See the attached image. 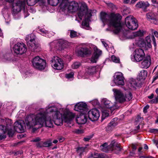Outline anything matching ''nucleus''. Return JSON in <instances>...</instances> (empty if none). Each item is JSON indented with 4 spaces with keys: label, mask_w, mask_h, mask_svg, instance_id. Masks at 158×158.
I'll return each instance as SVG.
<instances>
[{
    "label": "nucleus",
    "mask_w": 158,
    "mask_h": 158,
    "mask_svg": "<svg viewBox=\"0 0 158 158\" xmlns=\"http://www.w3.org/2000/svg\"><path fill=\"white\" fill-rule=\"evenodd\" d=\"M45 110L41 109L40 112L35 115H31L27 116L25 119V122L27 127L29 129L33 126H37V128H40L44 125L46 127H53V120L52 117L50 116L49 112Z\"/></svg>",
    "instance_id": "1"
},
{
    "label": "nucleus",
    "mask_w": 158,
    "mask_h": 158,
    "mask_svg": "<svg viewBox=\"0 0 158 158\" xmlns=\"http://www.w3.org/2000/svg\"><path fill=\"white\" fill-rule=\"evenodd\" d=\"M63 109L57 108L56 105H49L46 108V111L49 112L50 116L52 117L54 123L57 126H60L62 124L63 120L65 123H71L74 115L73 114L67 111H65L63 115L60 111Z\"/></svg>",
    "instance_id": "2"
},
{
    "label": "nucleus",
    "mask_w": 158,
    "mask_h": 158,
    "mask_svg": "<svg viewBox=\"0 0 158 158\" xmlns=\"http://www.w3.org/2000/svg\"><path fill=\"white\" fill-rule=\"evenodd\" d=\"M101 19L103 22L108 23L113 27V31L115 34L119 32L122 28L121 23L122 16L119 13H112L108 15L101 12Z\"/></svg>",
    "instance_id": "3"
},
{
    "label": "nucleus",
    "mask_w": 158,
    "mask_h": 158,
    "mask_svg": "<svg viewBox=\"0 0 158 158\" xmlns=\"http://www.w3.org/2000/svg\"><path fill=\"white\" fill-rule=\"evenodd\" d=\"M60 12L62 14L66 15L71 12H75L79 9V5L78 3L72 1L67 3L63 1L60 5Z\"/></svg>",
    "instance_id": "4"
},
{
    "label": "nucleus",
    "mask_w": 158,
    "mask_h": 158,
    "mask_svg": "<svg viewBox=\"0 0 158 158\" xmlns=\"http://www.w3.org/2000/svg\"><path fill=\"white\" fill-rule=\"evenodd\" d=\"M101 150L103 152H106L109 150L115 151L116 153H117L121 150L119 144L115 140L112 141L109 145L106 143L100 146Z\"/></svg>",
    "instance_id": "5"
},
{
    "label": "nucleus",
    "mask_w": 158,
    "mask_h": 158,
    "mask_svg": "<svg viewBox=\"0 0 158 158\" xmlns=\"http://www.w3.org/2000/svg\"><path fill=\"white\" fill-rule=\"evenodd\" d=\"M6 127L2 125H0V135H3L6 131L10 137H12L14 134V132L12 129L13 124L12 121L10 119L6 120Z\"/></svg>",
    "instance_id": "6"
},
{
    "label": "nucleus",
    "mask_w": 158,
    "mask_h": 158,
    "mask_svg": "<svg viewBox=\"0 0 158 158\" xmlns=\"http://www.w3.org/2000/svg\"><path fill=\"white\" fill-rule=\"evenodd\" d=\"M125 24L128 28L131 30H135L138 27L137 21L133 16H129L126 18Z\"/></svg>",
    "instance_id": "7"
},
{
    "label": "nucleus",
    "mask_w": 158,
    "mask_h": 158,
    "mask_svg": "<svg viewBox=\"0 0 158 158\" xmlns=\"http://www.w3.org/2000/svg\"><path fill=\"white\" fill-rule=\"evenodd\" d=\"M32 63L34 67L40 70L44 69L46 66L45 60L39 56L34 57L32 60Z\"/></svg>",
    "instance_id": "8"
},
{
    "label": "nucleus",
    "mask_w": 158,
    "mask_h": 158,
    "mask_svg": "<svg viewBox=\"0 0 158 158\" xmlns=\"http://www.w3.org/2000/svg\"><path fill=\"white\" fill-rule=\"evenodd\" d=\"M27 45L31 50L34 51L37 48L40 50V44H36L35 41V37L33 35H28L26 38Z\"/></svg>",
    "instance_id": "9"
},
{
    "label": "nucleus",
    "mask_w": 158,
    "mask_h": 158,
    "mask_svg": "<svg viewBox=\"0 0 158 158\" xmlns=\"http://www.w3.org/2000/svg\"><path fill=\"white\" fill-rule=\"evenodd\" d=\"M25 4L26 1L25 0H19L16 1L13 5L12 14H16L20 12L21 10L24 11Z\"/></svg>",
    "instance_id": "10"
},
{
    "label": "nucleus",
    "mask_w": 158,
    "mask_h": 158,
    "mask_svg": "<svg viewBox=\"0 0 158 158\" xmlns=\"http://www.w3.org/2000/svg\"><path fill=\"white\" fill-rule=\"evenodd\" d=\"M152 40V41L153 44L155 47L156 46V39L154 35L152 36L151 37L148 36L145 39V41L141 40L139 41V44H143V47L144 46L146 49L150 48L152 47L151 42Z\"/></svg>",
    "instance_id": "11"
},
{
    "label": "nucleus",
    "mask_w": 158,
    "mask_h": 158,
    "mask_svg": "<svg viewBox=\"0 0 158 158\" xmlns=\"http://www.w3.org/2000/svg\"><path fill=\"white\" fill-rule=\"evenodd\" d=\"M114 78L111 83L112 86L123 85H124V77L123 74L121 72L116 73L114 75Z\"/></svg>",
    "instance_id": "12"
},
{
    "label": "nucleus",
    "mask_w": 158,
    "mask_h": 158,
    "mask_svg": "<svg viewBox=\"0 0 158 158\" xmlns=\"http://www.w3.org/2000/svg\"><path fill=\"white\" fill-rule=\"evenodd\" d=\"M50 62L52 66L57 70H60L63 68V62L61 58L57 56H54Z\"/></svg>",
    "instance_id": "13"
},
{
    "label": "nucleus",
    "mask_w": 158,
    "mask_h": 158,
    "mask_svg": "<svg viewBox=\"0 0 158 158\" xmlns=\"http://www.w3.org/2000/svg\"><path fill=\"white\" fill-rule=\"evenodd\" d=\"M13 49L15 53L17 54H22L27 51L26 45L23 43H18L13 47Z\"/></svg>",
    "instance_id": "14"
},
{
    "label": "nucleus",
    "mask_w": 158,
    "mask_h": 158,
    "mask_svg": "<svg viewBox=\"0 0 158 158\" xmlns=\"http://www.w3.org/2000/svg\"><path fill=\"white\" fill-rule=\"evenodd\" d=\"M102 103L105 107L111 111H113L118 107L115 104L113 103L106 98L103 99L102 100Z\"/></svg>",
    "instance_id": "15"
},
{
    "label": "nucleus",
    "mask_w": 158,
    "mask_h": 158,
    "mask_svg": "<svg viewBox=\"0 0 158 158\" xmlns=\"http://www.w3.org/2000/svg\"><path fill=\"white\" fill-rule=\"evenodd\" d=\"M89 118L92 121L98 120L100 116L99 110L96 109H93L90 110L88 113Z\"/></svg>",
    "instance_id": "16"
},
{
    "label": "nucleus",
    "mask_w": 158,
    "mask_h": 158,
    "mask_svg": "<svg viewBox=\"0 0 158 158\" xmlns=\"http://www.w3.org/2000/svg\"><path fill=\"white\" fill-rule=\"evenodd\" d=\"M135 52L134 61L139 62L141 61L145 56L143 50L140 48L137 49L135 50Z\"/></svg>",
    "instance_id": "17"
},
{
    "label": "nucleus",
    "mask_w": 158,
    "mask_h": 158,
    "mask_svg": "<svg viewBox=\"0 0 158 158\" xmlns=\"http://www.w3.org/2000/svg\"><path fill=\"white\" fill-rule=\"evenodd\" d=\"M74 110L80 112L81 114H86L88 110L87 105L83 102H80L76 104L75 106Z\"/></svg>",
    "instance_id": "18"
},
{
    "label": "nucleus",
    "mask_w": 158,
    "mask_h": 158,
    "mask_svg": "<svg viewBox=\"0 0 158 158\" xmlns=\"http://www.w3.org/2000/svg\"><path fill=\"white\" fill-rule=\"evenodd\" d=\"M113 91L114 92V94L116 100L120 103L124 102L125 101V98L124 95L120 90L113 89Z\"/></svg>",
    "instance_id": "19"
},
{
    "label": "nucleus",
    "mask_w": 158,
    "mask_h": 158,
    "mask_svg": "<svg viewBox=\"0 0 158 158\" xmlns=\"http://www.w3.org/2000/svg\"><path fill=\"white\" fill-rule=\"evenodd\" d=\"M81 6L77 15L79 18L81 20L84 14L87 11L88 7L86 4L84 2H81Z\"/></svg>",
    "instance_id": "20"
},
{
    "label": "nucleus",
    "mask_w": 158,
    "mask_h": 158,
    "mask_svg": "<svg viewBox=\"0 0 158 158\" xmlns=\"http://www.w3.org/2000/svg\"><path fill=\"white\" fill-rule=\"evenodd\" d=\"M94 53L91 58V61L93 63H96L99 56L101 55L102 51L98 49L97 47H94Z\"/></svg>",
    "instance_id": "21"
},
{
    "label": "nucleus",
    "mask_w": 158,
    "mask_h": 158,
    "mask_svg": "<svg viewBox=\"0 0 158 158\" xmlns=\"http://www.w3.org/2000/svg\"><path fill=\"white\" fill-rule=\"evenodd\" d=\"M14 128L15 130L18 132H21L24 131V123L22 121L16 122L14 124Z\"/></svg>",
    "instance_id": "22"
},
{
    "label": "nucleus",
    "mask_w": 158,
    "mask_h": 158,
    "mask_svg": "<svg viewBox=\"0 0 158 158\" xmlns=\"http://www.w3.org/2000/svg\"><path fill=\"white\" fill-rule=\"evenodd\" d=\"M151 64V60L149 56H147L141 62V67L142 68L147 69L149 67Z\"/></svg>",
    "instance_id": "23"
},
{
    "label": "nucleus",
    "mask_w": 158,
    "mask_h": 158,
    "mask_svg": "<svg viewBox=\"0 0 158 158\" xmlns=\"http://www.w3.org/2000/svg\"><path fill=\"white\" fill-rule=\"evenodd\" d=\"M85 114H81L76 118V121L79 124H85L87 121V118Z\"/></svg>",
    "instance_id": "24"
},
{
    "label": "nucleus",
    "mask_w": 158,
    "mask_h": 158,
    "mask_svg": "<svg viewBox=\"0 0 158 158\" xmlns=\"http://www.w3.org/2000/svg\"><path fill=\"white\" fill-rule=\"evenodd\" d=\"M77 54L79 56H84L85 55H89L91 54L90 50L86 48H81L78 51Z\"/></svg>",
    "instance_id": "25"
},
{
    "label": "nucleus",
    "mask_w": 158,
    "mask_h": 158,
    "mask_svg": "<svg viewBox=\"0 0 158 158\" xmlns=\"http://www.w3.org/2000/svg\"><path fill=\"white\" fill-rule=\"evenodd\" d=\"M68 42L66 40H60L57 44V49L59 50H62L66 47Z\"/></svg>",
    "instance_id": "26"
},
{
    "label": "nucleus",
    "mask_w": 158,
    "mask_h": 158,
    "mask_svg": "<svg viewBox=\"0 0 158 158\" xmlns=\"http://www.w3.org/2000/svg\"><path fill=\"white\" fill-rule=\"evenodd\" d=\"M117 119V118H114L112 120L106 128V130L108 132L111 131L112 130L114 127L117 125V122L116 121Z\"/></svg>",
    "instance_id": "27"
},
{
    "label": "nucleus",
    "mask_w": 158,
    "mask_h": 158,
    "mask_svg": "<svg viewBox=\"0 0 158 158\" xmlns=\"http://www.w3.org/2000/svg\"><path fill=\"white\" fill-rule=\"evenodd\" d=\"M149 5V4L147 2L140 1L136 4L135 6L137 8H142L145 9L147 7H148Z\"/></svg>",
    "instance_id": "28"
},
{
    "label": "nucleus",
    "mask_w": 158,
    "mask_h": 158,
    "mask_svg": "<svg viewBox=\"0 0 158 158\" xmlns=\"http://www.w3.org/2000/svg\"><path fill=\"white\" fill-rule=\"evenodd\" d=\"M98 70V69L96 67H89L86 69V73H87L89 75H92L96 73Z\"/></svg>",
    "instance_id": "29"
},
{
    "label": "nucleus",
    "mask_w": 158,
    "mask_h": 158,
    "mask_svg": "<svg viewBox=\"0 0 158 158\" xmlns=\"http://www.w3.org/2000/svg\"><path fill=\"white\" fill-rule=\"evenodd\" d=\"M128 85L131 88H135L137 86V83L135 79H132L130 80Z\"/></svg>",
    "instance_id": "30"
},
{
    "label": "nucleus",
    "mask_w": 158,
    "mask_h": 158,
    "mask_svg": "<svg viewBox=\"0 0 158 158\" xmlns=\"http://www.w3.org/2000/svg\"><path fill=\"white\" fill-rule=\"evenodd\" d=\"M52 140L49 139L45 141L43 143V147H48L52 145Z\"/></svg>",
    "instance_id": "31"
},
{
    "label": "nucleus",
    "mask_w": 158,
    "mask_h": 158,
    "mask_svg": "<svg viewBox=\"0 0 158 158\" xmlns=\"http://www.w3.org/2000/svg\"><path fill=\"white\" fill-rule=\"evenodd\" d=\"M148 72L146 70H142L139 74V76L141 79H145L147 76Z\"/></svg>",
    "instance_id": "32"
},
{
    "label": "nucleus",
    "mask_w": 158,
    "mask_h": 158,
    "mask_svg": "<svg viewBox=\"0 0 158 158\" xmlns=\"http://www.w3.org/2000/svg\"><path fill=\"white\" fill-rule=\"evenodd\" d=\"M89 19L88 18H85L83 21L82 23V26L84 27V28H87L89 27Z\"/></svg>",
    "instance_id": "33"
},
{
    "label": "nucleus",
    "mask_w": 158,
    "mask_h": 158,
    "mask_svg": "<svg viewBox=\"0 0 158 158\" xmlns=\"http://www.w3.org/2000/svg\"><path fill=\"white\" fill-rule=\"evenodd\" d=\"M143 35V31L140 30L136 32L133 33L132 36H133V37L139 36L141 37Z\"/></svg>",
    "instance_id": "34"
},
{
    "label": "nucleus",
    "mask_w": 158,
    "mask_h": 158,
    "mask_svg": "<svg viewBox=\"0 0 158 158\" xmlns=\"http://www.w3.org/2000/svg\"><path fill=\"white\" fill-rule=\"evenodd\" d=\"M59 0H48V3L52 6H56L59 3Z\"/></svg>",
    "instance_id": "35"
},
{
    "label": "nucleus",
    "mask_w": 158,
    "mask_h": 158,
    "mask_svg": "<svg viewBox=\"0 0 158 158\" xmlns=\"http://www.w3.org/2000/svg\"><path fill=\"white\" fill-rule=\"evenodd\" d=\"M81 65L80 62H74L71 65V67L73 69H77L79 68Z\"/></svg>",
    "instance_id": "36"
},
{
    "label": "nucleus",
    "mask_w": 158,
    "mask_h": 158,
    "mask_svg": "<svg viewBox=\"0 0 158 158\" xmlns=\"http://www.w3.org/2000/svg\"><path fill=\"white\" fill-rule=\"evenodd\" d=\"M146 16L147 18L149 19H154L155 18L154 14L152 12L147 13Z\"/></svg>",
    "instance_id": "37"
},
{
    "label": "nucleus",
    "mask_w": 158,
    "mask_h": 158,
    "mask_svg": "<svg viewBox=\"0 0 158 158\" xmlns=\"http://www.w3.org/2000/svg\"><path fill=\"white\" fill-rule=\"evenodd\" d=\"M125 101H129L132 98V95L131 92H128L127 94L125 95Z\"/></svg>",
    "instance_id": "38"
},
{
    "label": "nucleus",
    "mask_w": 158,
    "mask_h": 158,
    "mask_svg": "<svg viewBox=\"0 0 158 158\" xmlns=\"http://www.w3.org/2000/svg\"><path fill=\"white\" fill-rule=\"evenodd\" d=\"M37 0H27V5L29 6H32L37 2Z\"/></svg>",
    "instance_id": "39"
},
{
    "label": "nucleus",
    "mask_w": 158,
    "mask_h": 158,
    "mask_svg": "<svg viewBox=\"0 0 158 158\" xmlns=\"http://www.w3.org/2000/svg\"><path fill=\"white\" fill-rule=\"evenodd\" d=\"M111 60L113 62L116 63H119L120 62L119 58L114 55H113L111 56Z\"/></svg>",
    "instance_id": "40"
},
{
    "label": "nucleus",
    "mask_w": 158,
    "mask_h": 158,
    "mask_svg": "<svg viewBox=\"0 0 158 158\" xmlns=\"http://www.w3.org/2000/svg\"><path fill=\"white\" fill-rule=\"evenodd\" d=\"M70 37L72 38L76 37L77 36V32L73 31H71L70 33Z\"/></svg>",
    "instance_id": "41"
},
{
    "label": "nucleus",
    "mask_w": 158,
    "mask_h": 158,
    "mask_svg": "<svg viewBox=\"0 0 158 158\" xmlns=\"http://www.w3.org/2000/svg\"><path fill=\"white\" fill-rule=\"evenodd\" d=\"M100 154H101L94 152V153H92L91 154L90 156L91 157H93L94 158H99Z\"/></svg>",
    "instance_id": "42"
},
{
    "label": "nucleus",
    "mask_w": 158,
    "mask_h": 158,
    "mask_svg": "<svg viewBox=\"0 0 158 158\" xmlns=\"http://www.w3.org/2000/svg\"><path fill=\"white\" fill-rule=\"evenodd\" d=\"M86 148V147H79L77 148V151L78 152H80V153L81 154V152H83L85 151Z\"/></svg>",
    "instance_id": "43"
},
{
    "label": "nucleus",
    "mask_w": 158,
    "mask_h": 158,
    "mask_svg": "<svg viewBox=\"0 0 158 158\" xmlns=\"http://www.w3.org/2000/svg\"><path fill=\"white\" fill-rule=\"evenodd\" d=\"M74 73L73 72H71L69 74H66V77L67 78H70L73 77Z\"/></svg>",
    "instance_id": "44"
},
{
    "label": "nucleus",
    "mask_w": 158,
    "mask_h": 158,
    "mask_svg": "<svg viewBox=\"0 0 158 158\" xmlns=\"http://www.w3.org/2000/svg\"><path fill=\"white\" fill-rule=\"evenodd\" d=\"M109 111L107 110H102V113L103 115H105V117H107L109 115Z\"/></svg>",
    "instance_id": "45"
},
{
    "label": "nucleus",
    "mask_w": 158,
    "mask_h": 158,
    "mask_svg": "<svg viewBox=\"0 0 158 158\" xmlns=\"http://www.w3.org/2000/svg\"><path fill=\"white\" fill-rule=\"evenodd\" d=\"M73 132L74 133L80 134L82 133V131L79 129H76L73 131Z\"/></svg>",
    "instance_id": "46"
},
{
    "label": "nucleus",
    "mask_w": 158,
    "mask_h": 158,
    "mask_svg": "<svg viewBox=\"0 0 158 158\" xmlns=\"http://www.w3.org/2000/svg\"><path fill=\"white\" fill-rule=\"evenodd\" d=\"M149 132L151 133H153L156 134L158 133V129H150Z\"/></svg>",
    "instance_id": "47"
},
{
    "label": "nucleus",
    "mask_w": 158,
    "mask_h": 158,
    "mask_svg": "<svg viewBox=\"0 0 158 158\" xmlns=\"http://www.w3.org/2000/svg\"><path fill=\"white\" fill-rule=\"evenodd\" d=\"M92 137V136L91 135L87 136L83 139V140L85 141H88L90 140V139Z\"/></svg>",
    "instance_id": "48"
},
{
    "label": "nucleus",
    "mask_w": 158,
    "mask_h": 158,
    "mask_svg": "<svg viewBox=\"0 0 158 158\" xmlns=\"http://www.w3.org/2000/svg\"><path fill=\"white\" fill-rule=\"evenodd\" d=\"M158 102V100L156 99V98L155 99H153L149 102V103L151 104L157 103Z\"/></svg>",
    "instance_id": "49"
},
{
    "label": "nucleus",
    "mask_w": 158,
    "mask_h": 158,
    "mask_svg": "<svg viewBox=\"0 0 158 158\" xmlns=\"http://www.w3.org/2000/svg\"><path fill=\"white\" fill-rule=\"evenodd\" d=\"M41 140V139L39 137H36L34 139H32L31 140L32 142H39Z\"/></svg>",
    "instance_id": "50"
},
{
    "label": "nucleus",
    "mask_w": 158,
    "mask_h": 158,
    "mask_svg": "<svg viewBox=\"0 0 158 158\" xmlns=\"http://www.w3.org/2000/svg\"><path fill=\"white\" fill-rule=\"evenodd\" d=\"M37 2H39L40 5H43L45 2V0H37Z\"/></svg>",
    "instance_id": "51"
},
{
    "label": "nucleus",
    "mask_w": 158,
    "mask_h": 158,
    "mask_svg": "<svg viewBox=\"0 0 158 158\" xmlns=\"http://www.w3.org/2000/svg\"><path fill=\"white\" fill-rule=\"evenodd\" d=\"M139 158H155V157L150 156H140L139 157Z\"/></svg>",
    "instance_id": "52"
},
{
    "label": "nucleus",
    "mask_w": 158,
    "mask_h": 158,
    "mask_svg": "<svg viewBox=\"0 0 158 158\" xmlns=\"http://www.w3.org/2000/svg\"><path fill=\"white\" fill-rule=\"evenodd\" d=\"M98 158H108V157L105 154H101L100 156Z\"/></svg>",
    "instance_id": "53"
},
{
    "label": "nucleus",
    "mask_w": 158,
    "mask_h": 158,
    "mask_svg": "<svg viewBox=\"0 0 158 158\" xmlns=\"http://www.w3.org/2000/svg\"><path fill=\"white\" fill-rule=\"evenodd\" d=\"M149 106L148 105L144 107L143 110V111L144 113H146L147 112V110L149 108Z\"/></svg>",
    "instance_id": "54"
},
{
    "label": "nucleus",
    "mask_w": 158,
    "mask_h": 158,
    "mask_svg": "<svg viewBox=\"0 0 158 158\" xmlns=\"http://www.w3.org/2000/svg\"><path fill=\"white\" fill-rule=\"evenodd\" d=\"M153 4L156 5L157 6H158V2L157 0H151Z\"/></svg>",
    "instance_id": "55"
},
{
    "label": "nucleus",
    "mask_w": 158,
    "mask_h": 158,
    "mask_svg": "<svg viewBox=\"0 0 158 158\" xmlns=\"http://www.w3.org/2000/svg\"><path fill=\"white\" fill-rule=\"evenodd\" d=\"M102 44L104 45V47L107 49V47H108V45L104 41H101Z\"/></svg>",
    "instance_id": "56"
},
{
    "label": "nucleus",
    "mask_w": 158,
    "mask_h": 158,
    "mask_svg": "<svg viewBox=\"0 0 158 158\" xmlns=\"http://www.w3.org/2000/svg\"><path fill=\"white\" fill-rule=\"evenodd\" d=\"M6 136L5 135H0V140H2L3 139H5L6 138Z\"/></svg>",
    "instance_id": "57"
},
{
    "label": "nucleus",
    "mask_w": 158,
    "mask_h": 158,
    "mask_svg": "<svg viewBox=\"0 0 158 158\" xmlns=\"http://www.w3.org/2000/svg\"><path fill=\"white\" fill-rule=\"evenodd\" d=\"M158 78V72H157L154 77L153 78V81H155Z\"/></svg>",
    "instance_id": "58"
},
{
    "label": "nucleus",
    "mask_w": 158,
    "mask_h": 158,
    "mask_svg": "<svg viewBox=\"0 0 158 158\" xmlns=\"http://www.w3.org/2000/svg\"><path fill=\"white\" fill-rule=\"evenodd\" d=\"M40 31L43 34H45L48 33V31L44 30L43 29H41L40 30Z\"/></svg>",
    "instance_id": "59"
},
{
    "label": "nucleus",
    "mask_w": 158,
    "mask_h": 158,
    "mask_svg": "<svg viewBox=\"0 0 158 158\" xmlns=\"http://www.w3.org/2000/svg\"><path fill=\"white\" fill-rule=\"evenodd\" d=\"M108 6L112 8H114L115 7V6H114L113 3H109Z\"/></svg>",
    "instance_id": "60"
},
{
    "label": "nucleus",
    "mask_w": 158,
    "mask_h": 158,
    "mask_svg": "<svg viewBox=\"0 0 158 158\" xmlns=\"http://www.w3.org/2000/svg\"><path fill=\"white\" fill-rule=\"evenodd\" d=\"M153 23L154 24H158V21L155 19V18L154 19H153Z\"/></svg>",
    "instance_id": "61"
},
{
    "label": "nucleus",
    "mask_w": 158,
    "mask_h": 158,
    "mask_svg": "<svg viewBox=\"0 0 158 158\" xmlns=\"http://www.w3.org/2000/svg\"><path fill=\"white\" fill-rule=\"evenodd\" d=\"M154 35L156 37L158 38V32L156 31L154 32Z\"/></svg>",
    "instance_id": "62"
},
{
    "label": "nucleus",
    "mask_w": 158,
    "mask_h": 158,
    "mask_svg": "<svg viewBox=\"0 0 158 158\" xmlns=\"http://www.w3.org/2000/svg\"><path fill=\"white\" fill-rule=\"evenodd\" d=\"M36 146L38 147H43V144H42L41 143H37Z\"/></svg>",
    "instance_id": "63"
},
{
    "label": "nucleus",
    "mask_w": 158,
    "mask_h": 158,
    "mask_svg": "<svg viewBox=\"0 0 158 158\" xmlns=\"http://www.w3.org/2000/svg\"><path fill=\"white\" fill-rule=\"evenodd\" d=\"M154 95L153 94H152L150 96H148V98L150 99H152L154 97Z\"/></svg>",
    "instance_id": "64"
}]
</instances>
